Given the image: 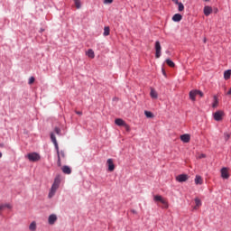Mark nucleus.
I'll list each match as a JSON object with an SVG mask.
<instances>
[{"label": "nucleus", "instance_id": "1", "mask_svg": "<svg viewBox=\"0 0 231 231\" xmlns=\"http://www.w3.org/2000/svg\"><path fill=\"white\" fill-rule=\"evenodd\" d=\"M59 187H60V176L58 175L55 179H54V182L51 188V190L49 192L48 198L50 199H51V198H53V196H55V193L57 192Z\"/></svg>", "mask_w": 231, "mask_h": 231}, {"label": "nucleus", "instance_id": "2", "mask_svg": "<svg viewBox=\"0 0 231 231\" xmlns=\"http://www.w3.org/2000/svg\"><path fill=\"white\" fill-rule=\"evenodd\" d=\"M153 201L160 202L163 204V208H169V202H167V199H163L161 195H155L153 197Z\"/></svg>", "mask_w": 231, "mask_h": 231}, {"label": "nucleus", "instance_id": "3", "mask_svg": "<svg viewBox=\"0 0 231 231\" xmlns=\"http://www.w3.org/2000/svg\"><path fill=\"white\" fill-rule=\"evenodd\" d=\"M154 49H155V58L160 59V57H162V44L160 43L159 41L155 42Z\"/></svg>", "mask_w": 231, "mask_h": 231}, {"label": "nucleus", "instance_id": "4", "mask_svg": "<svg viewBox=\"0 0 231 231\" xmlns=\"http://www.w3.org/2000/svg\"><path fill=\"white\" fill-rule=\"evenodd\" d=\"M27 158L29 162H39V160H41V155L37 152H31L27 154Z\"/></svg>", "mask_w": 231, "mask_h": 231}, {"label": "nucleus", "instance_id": "5", "mask_svg": "<svg viewBox=\"0 0 231 231\" xmlns=\"http://www.w3.org/2000/svg\"><path fill=\"white\" fill-rule=\"evenodd\" d=\"M225 115V113L223 111H217L215 114H214V119L217 121V122H221V120H223V116Z\"/></svg>", "mask_w": 231, "mask_h": 231}, {"label": "nucleus", "instance_id": "6", "mask_svg": "<svg viewBox=\"0 0 231 231\" xmlns=\"http://www.w3.org/2000/svg\"><path fill=\"white\" fill-rule=\"evenodd\" d=\"M221 178L224 180H228L230 178V174L228 173V168L221 169Z\"/></svg>", "mask_w": 231, "mask_h": 231}, {"label": "nucleus", "instance_id": "7", "mask_svg": "<svg viewBox=\"0 0 231 231\" xmlns=\"http://www.w3.org/2000/svg\"><path fill=\"white\" fill-rule=\"evenodd\" d=\"M187 180H189V175L187 174H180L176 177V180L179 181V183H183L187 181Z\"/></svg>", "mask_w": 231, "mask_h": 231}, {"label": "nucleus", "instance_id": "8", "mask_svg": "<svg viewBox=\"0 0 231 231\" xmlns=\"http://www.w3.org/2000/svg\"><path fill=\"white\" fill-rule=\"evenodd\" d=\"M106 165L108 167L109 172H113V171H115V162H113V159H108L106 161Z\"/></svg>", "mask_w": 231, "mask_h": 231}, {"label": "nucleus", "instance_id": "9", "mask_svg": "<svg viewBox=\"0 0 231 231\" xmlns=\"http://www.w3.org/2000/svg\"><path fill=\"white\" fill-rule=\"evenodd\" d=\"M181 142H184V143H189L190 142V134H185L180 135Z\"/></svg>", "mask_w": 231, "mask_h": 231}, {"label": "nucleus", "instance_id": "10", "mask_svg": "<svg viewBox=\"0 0 231 231\" xmlns=\"http://www.w3.org/2000/svg\"><path fill=\"white\" fill-rule=\"evenodd\" d=\"M196 97H198V90H191L189 92V98L192 102H196Z\"/></svg>", "mask_w": 231, "mask_h": 231}, {"label": "nucleus", "instance_id": "11", "mask_svg": "<svg viewBox=\"0 0 231 231\" xmlns=\"http://www.w3.org/2000/svg\"><path fill=\"white\" fill-rule=\"evenodd\" d=\"M51 140L53 143L56 151H59V143H57V138L55 137V134H51Z\"/></svg>", "mask_w": 231, "mask_h": 231}, {"label": "nucleus", "instance_id": "12", "mask_svg": "<svg viewBox=\"0 0 231 231\" xmlns=\"http://www.w3.org/2000/svg\"><path fill=\"white\" fill-rule=\"evenodd\" d=\"M181 19H183V16L180 14H175L173 16H172V21L174 23H180V21H181Z\"/></svg>", "mask_w": 231, "mask_h": 231}, {"label": "nucleus", "instance_id": "13", "mask_svg": "<svg viewBox=\"0 0 231 231\" xmlns=\"http://www.w3.org/2000/svg\"><path fill=\"white\" fill-rule=\"evenodd\" d=\"M210 14H212V7L207 5L204 7V14L206 15V17H208V15H210Z\"/></svg>", "mask_w": 231, "mask_h": 231}, {"label": "nucleus", "instance_id": "14", "mask_svg": "<svg viewBox=\"0 0 231 231\" xmlns=\"http://www.w3.org/2000/svg\"><path fill=\"white\" fill-rule=\"evenodd\" d=\"M55 221H57V215H51L49 217V225H55Z\"/></svg>", "mask_w": 231, "mask_h": 231}, {"label": "nucleus", "instance_id": "15", "mask_svg": "<svg viewBox=\"0 0 231 231\" xmlns=\"http://www.w3.org/2000/svg\"><path fill=\"white\" fill-rule=\"evenodd\" d=\"M61 171L63 172V174H71V168H69V166H63L61 168Z\"/></svg>", "mask_w": 231, "mask_h": 231}, {"label": "nucleus", "instance_id": "16", "mask_svg": "<svg viewBox=\"0 0 231 231\" xmlns=\"http://www.w3.org/2000/svg\"><path fill=\"white\" fill-rule=\"evenodd\" d=\"M115 124L116 125H119V126H125V121H124L123 119H121V118H117V119H116L115 120Z\"/></svg>", "mask_w": 231, "mask_h": 231}, {"label": "nucleus", "instance_id": "17", "mask_svg": "<svg viewBox=\"0 0 231 231\" xmlns=\"http://www.w3.org/2000/svg\"><path fill=\"white\" fill-rule=\"evenodd\" d=\"M195 183H196V185H203V179L201 178V176H199V175L196 176Z\"/></svg>", "mask_w": 231, "mask_h": 231}, {"label": "nucleus", "instance_id": "18", "mask_svg": "<svg viewBox=\"0 0 231 231\" xmlns=\"http://www.w3.org/2000/svg\"><path fill=\"white\" fill-rule=\"evenodd\" d=\"M195 210H198V208H199V207H201L202 203H201V199H199V198H196L195 199Z\"/></svg>", "mask_w": 231, "mask_h": 231}, {"label": "nucleus", "instance_id": "19", "mask_svg": "<svg viewBox=\"0 0 231 231\" xmlns=\"http://www.w3.org/2000/svg\"><path fill=\"white\" fill-rule=\"evenodd\" d=\"M150 96L152 98H158V92L154 88H151Z\"/></svg>", "mask_w": 231, "mask_h": 231}, {"label": "nucleus", "instance_id": "20", "mask_svg": "<svg viewBox=\"0 0 231 231\" xmlns=\"http://www.w3.org/2000/svg\"><path fill=\"white\" fill-rule=\"evenodd\" d=\"M86 55L89 57V59H95V51L93 50L89 49L87 52Z\"/></svg>", "mask_w": 231, "mask_h": 231}, {"label": "nucleus", "instance_id": "21", "mask_svg": "<svg viewBox=\"0 0 231 231\" xmlns=\"http://www.w3.org/2000/svg\"><path fill=\"white\" fill-rule=\"evenodd\" d=\"M29 230H31V231H36L37 230V223H35V221H33L30 224Z\"/></svg>", "mask_w": 231, "mask_h": 231}, {"label": "nucleus", "instance_id": "22", "mask_svg": "<svg viewBox=\"0 0 231 231\" xmlns=\"http://www.w3.org/2000/svg\"><path fill=\"white\" fill-rule=\"evenodd\" d=\"M230 76H231V69L226 70L224 72V79L226 80H228V79H230Z\"/></svg>", "mask_w": 231, "mask_h": 231}, {"label": "nucleus", "instance_id": "23", "mask_svg": "<svg viewBox=\"0 0 231 231\" xmlns=\"http://www.w3.org/2000/svg\"><path fill=\"white\" fill-rule=\"evenodd\" d=\"M5 208H12V205L10 204H0V212L1 210H5Z\"/></svg>", "mask_w": 231, "mask_h": 231}, {"label": "nucleus", "instance_id": "24", "mask_svg": "<svg viewBox=\"0 0 231 231\" xmlns=\"http://www.w3.org/2000/svg\"><path fill=\"white\" fill-rule=\"evenodd\" d=\"M74 5L78 10L82 7V3L80 2V0H74Z\"/></svg>", "mask_w": 231, "mask_h": 231}, {"label": "nucleus", "instance_id": "25", "mask_svg": "<svg viewBox=\"0 0 231 231\" xmlns=\"http://www.w3.org/2000/svg\"><path fill=\"white\" fill-rule=\"evenodd\" d=\"M109 33H110L109 26H106L104 28V32H103L104 37H107L109 35Z\"/></svg>", "mask_w": 231, "mask_h": 231}, {"label": "nucleus", "instance_id": "26", "mask_svg": "<svg viewBox=\"0 0 231 231\" xmlns=\"http://www.w3.org/2000/svg\"><path fill=\"white\" fill-rule=\"evenodd\" d=\"M57 155H58V167H60L62 165V162H60V151L58 150L56 151Z\"/></svg>", "mask_w": 231, "mask_h": 231}, {"label": "nucleus", "instance_id": "27", "mask_svg": "<svg viewBox=\"0 0 231 231\" xmlns=\"http://www.w3.org/2000/svg\"><path fill=\"white\" fill-rule=\"evenodd\" d=\"M177 6L179 12H183V10H185V5H183V3L181 2L179 5H177Z\"/></svg>", "mask_w": 231, "mask_h": 231}, {"label": "nucleus", "instance_id": "28", "mask_svg": "<svg viewBox=\"0 0 231 231\" xmlns=\"http://www.w3.org/2000/svg\"><path fill=\"white\" fill-rule=\"evenodd\" d=\"M144 115H145L146 118H153L154 117V115H152V112L144 111Z\"/></svg>", "mask_w": 231, "mask_h": 231}, {"label": "nucleus", "instance_id": "29", "mask_svg": "<svg viewBox=\"0 0 231 231\" xmlns=\"http://www.w3.org/2000/svg\"><path fill=\"white\" fill-rule=\"evenodd\" d=\"M166 64H168L170 68H174V66H176V64H174L173 61L171 60V59L166 60Z\"/></svg>", "mask_w": 231, "mask_h": 231}, {"label": "nucleus", "instance_id": "30", "mask_svg": "<svg viewBox=\"0 0 231 231\" xmlns=\"http://www.w3.org/2000/svg\"><path fill=\"white\" fill-rule=\"evenodd\" d=\"M219 104V101L217 100V96H214V103L212 105V107H217Z\"/></svg>", "mask_w": 231, "mask_h": 231}, {"label": "nucleus", "instance_id": "31", "mask_svg": "<svg viewBox=\"0 0 231 231\" xmlns=\"http://www.w3.org/2000/svg\"><path fill=\"white\" fill-rule=\"evenodd\" d=\"M224 138L226 142H228V140H230V134H224Z\"/></svg>", "mask_w": 231, "mask_h": 231}, {"label": "nucleus", "instance_id": "32", "mask_svg": "<svg viewBox=\"0 0 231 231\" xmlns=\"http://www.w3.org/2000/svg\"><path fill=\"white\" fill-rule=\"evenodd\" d=\"M60 158H66V152L62 150L60 152Z\"/></svg>", "mask_w": 231, "mask_h": 231}, {"label": "nucleus", "instance_id": "33", "mask_svg": "<svg viewBox=\"0 0 231 231\" xmlns=\"http://www.w3.org/2000/svg\"><path fill=\"white\" fill-rule=\"evenodd\" d=\"M33 82H35V78H34V77H31V78L29 79L28 84L32 85V84H33Z\"/></svg>", "mask_w": 231, "mask_h": 231}, {"label": "nucleus", "instance_id": "34", "mask_svg": "<svg viewBox=\"0 0 231 231\" xmlns=\"http://www.w3.org/2000/svg\"><path fill=\"white\" fill-rule=\"evenodd\" d=\"M54 133H56V134H60V128L55 127L54 128Z\"/></svg>", "mask_w": 231, "mask_h": 231}, {"label": "nucleus", "instance_id": "35", "mask_svg": "<svg viewBox=\"0 0 231 231\" xmlns=\"http://www.w3.org/2000/svg\"><path fill=\"white\" fill-rule=\"evenodd\" d=\"M113 0H104V5H111Z\"/></svg>", "mask_w": 231, "mask_h": 231}, {"label": "nucleus", "instance_id": "36", "mask_svg": "<svg viewBox=\"0 0 231 231\" xmlns=\"http://www.w3.org/2000/svg\"><path fill=\"white\" fill-rule=\"evenodd\" d=\"M197 95H199L200 97H204V94L201 92V90H197Z\"/></svg>", "mask_w": 231, "mask_h": 231}, {"label": "nucleus", "instance_id": "37", "mask_svg": "<svg viewBox=\"0 0 231 231\" xmlns=\"http://www.w3.org/2000/svg\"><path fill=\"white\" fill-rule=\"evenodd\" d=\"M126 129V131H131V128L129 127L128 125H126V123L125 124V125L123 126Z\"/></svg>", "mask_w": 231, "mask_h": 231}, {"label": "nucleus", "instance_id": "38", "mask_svg": "<svg viewBox=\"0 0 231 231\" xmlns=\"http://www.w3.org/2000/svg\"><path fill=\"white\" fill-rule=\"evenodd\" d=\"M202 158H207V155L205 153L199 155V160H201Z\"/></svg>", "mask_w": 231, "mask_h": 231}, {"label": "nucleus", "instance_id": "39", "mask_svg": "<svg viewBox=\"0 0 231 231\" xmlns=\"http://www.w3.org/2000/svg\"><path fill=\"white\" fill-rule=\"evenodd\" d=\"M172 1V3H174V5H179L180 2L179 1V0H171Z\"/></svg>", "mask_w": 231, "mask_h": 231}, {"label": "nucleus", "instance_id": "40", "mask_svg": "<svg viewBox=\"0 0 231 231\" xmlns=\"http://www.w3.org/2000/svg\"><path fill=\"white\" fill-rule=\"evenodd\" d=\"M76 115L81 116V115H82V112H81V111H76Z\"/></svg>", "mask_w": 231, "mask_h": 231}, {"label": "nucleus", "instance_id": "41", "mask_svg": "<svg viewBox=\"0 0 231 231\" xmlns=\"http://www.w3.org/2000/svg\"><path fill=\"white\" fill-rule=\"evenodd\" d=\"M226 95H228V96L231 95V88L226 92Z\"/></svg>", "mask_w": 231, "mask_h": 231}, {"label": "nucleus", "instance_id": "42", "mask_svg": "<svg viewBox=\"0 0 231 231\" xmlns=\"http://www.w3.org/2000/svg\"><path fill=\"white\" fill-rule=\"evenodd\" d=\"M131 212H132V214H137L136 210H134V209H132Z\"/></svg>", "mask_w": 231, "mask_h": 231}, {"label": "nucleus", "instance_id": "43", "mask_svg": "<svg viewBox=\"0 0 231 231\" xmlns=\"http://www.w3.org/2000/svg\"><path fill=\"white\" fill-rule=\"evenodd\" d=\"M203 42H207V38H204Z\"/></svg>", "mask_w": 231, "mask_h": 231}, {"label": "nucleus", "instance_id": "44", "mask_svg": "<svg viewBox=\"0 0 231 231\" xmlns=\"http://www.w3.org/2000/svg\"><path fill=\"white\" fill-rule=\"evenodd\" d=\"M0 158H3V152H0Z\"/></svg>", "mask_w": 231, "mask_h": 231}, {"label": "nucleus", "instance_id": "45", "mask_svg": "<svg viewBox=\"0 0 231 231\" xmlns=\"http://www.w3.org/2000/svg\"><path fill=\"white\" fill-rule=\"evenodd\" d=\"M204 1H208V0H204Z\"/></svg>", "mask_w": 231, "mask_h": 231}]
</instances>
